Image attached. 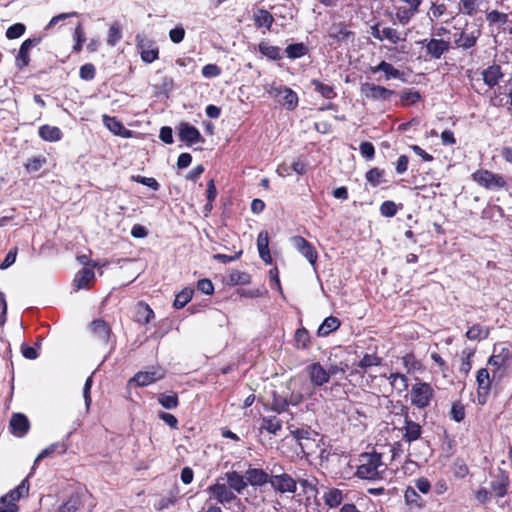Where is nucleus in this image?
I'll use <instances>...</instances> for the list:
<instances>
[{"instance_id": "nucleus-5", "label": "nucleus", "mask_w": 512, "mask_h": 512, "mask_svg": "<svg viewBox=\"0 0 512 512\" xmlns=\"http://www.w3.org/2000/svg\"><path fill=\"white\" fill-rule=\"evenodd\" d=\"M473 180L488 190H499L506 186L503 176L489 170H478L472 174Z\"/></svg>"}, {"instance_id": "nucleus-45", "label": "nucleus", "mask_w": 512, "mask_h": 512, "mask_svg": "<svg viewBox=\"0 0 512 512\" xmlns=\"http://www.w3.org/2000/svg\"><path fill=\"white\" fill-rule=\"evenodd\" d=\"M486 21L488 22V25L494 26V25H504L508 21V14L500 12L498 10H492L489 12H486Z\"/></svg>"}, {"instance_id": "nucleus-13", "label": "nucleus", "mask_w": 512, "mask_h": 512, "mask_svg": "<svg viewBox=\"0 0 512 512\" xmlns=\"http://www.w3.org/2000/svg\"><path fill=\"white\" fill-rule=\"evenodd\" d=\"M294 247L301 253L311 265H315L318 259V254L315 247L301 236H294L291 239Z\"/></svg>"}, {"instance_id": "nucleus-41", "label": "nucleus", "mask_w": 512, "mask_h": 512, "mask_svg": "<svg viewBox=\"0 0 512 512\" xmlns=\"http://www.w3.org/2000/svg\"><path fill=\"white\" fill-rule=\"evenodd\" d=\"M391 386L399 392H403L408 388V378L401 373H391L388 376Z\"/></svg>"}, {"instance_id": "nucleus-64", "label": "nucleus", "mask_w": 512, "mask_h": 512, "mask_svg": "<svg viewBox=\"0 0 512 512\" xmlns=\"http://www.w3.org/2000/svg\"><path fill=\"white\" fill-rule=\"evenodd\" d=\"M451 416L456 422H461L465 418V408L460 402L452 405Z\"/></svg>"}, {"instance_id": "nucleus-48", "label": "nucleus", "mask_w": 512, "mask_h": 512, "mask_svg": "<svg viewBox=\"0 0 512 512\" xmlns=\"http://www.w3.org/2000/svg\"><path fill=\"white\" fill-rule=\"evenodd\" d=\"M67 450V446L65 443H53L51 444L49 447L45 448L44 450H42V452L36 457L35 461H34V465L38 464V462L40 460H42L43 458L51 455L52 453L58 451L59 453H64L66 452Z\"/></svg>"}, {"instance_id": "nucleus-18", "label": "nucleus", "mask_w": 512, "mask_h": 512, "mask_svg": "<svg viewBox=\"0 0 512 512\" xmlns=\"http://www.w3.org/2000/svg\"><path fill=\"white\" fill-rule=\"evenodd\" d=\"M369 71L373 74L378 72H383L384 77L386 81H389L391 79H403L404 73L395 68L391 63H388L386 61H381L376 66H370Z\"/></svg>"}, {"instance_id": "nucleus-60", "label": "nucleus", "mask_w": 512, "mask_h": 512, "mask_svg": "<svg viewBox=\"0 0 512 512\" xmlns=\"http://www.w3.org/2000/svg\"><path fill=\"white\" fill-rule=\"evenodd\" d=\"M96 75L95 66L91 63H86L80 67L79 76L81 79L85 81H90L94 79Z\"/></svg>"}, {"instance_id": "nucleus-9", "label": "nucleus", "mask_w": 512, "mask_h": 512, "mask_svg": "<svg viewBox=\"0 0 512 512\" xmlns=\"http://www.w3.org/2000/svg\"><path fill=\"white\" fill-rule=\"evenodd\" d=\"M305 372L314 387H321L329 382V374H327L326 369L319 362L307 365Z\"/></svg>"}, {"instance_id": "nucleus-54", "label": "nucleus", "mask_w": 512, "mask_h": 512, "mask_svg": "<svg viewBox=\"0 0 512 512\" xmlns=\"http://www.w3.org/2000/svg\"><path fill=\"white\" fill-rule=\"evenodd\" d=\"M382 359L377 354H365L363 358L358 362L357 366L363 370H366L372 366H378L381 364Z\"/></svg>"}, {"instance_id": "nucleus-51", "label": "nucleus", "mask_w": 512, "mask_h": 512, "mask_svg": "<svg viewBox=\"0 0 512 512\" xmlns=\"http://www.w3.org/2000/svg\"><path fill=\"white\" fill-rule=\"evenodd\" d=\"M193 289L184 288L181 292H179L174 300V307L177 309H181L186 306V304L192 299Z\"/></svg>"}, {"instance_id": "nucleus-24", "label": "nucleus", "mask_w": 512, "mask_h": 512, "mask_svg": "<svg viewBox=\"0 0 512 512\" xmlns=\"http://www.w3.org/2000/svg\"><path fill=\"white\" fill-rule=\"evenodd\" d=\"M94 271L91 268H82L74 277L73 286L79 289H87L90 286L91 281L94 279Z\"/></svg>"}, {"instance_id": "nucleus-37", "label": "nucleus", "mask_w": 512, "mask_h": 512, "mask_svg": "<svg viewBox=\"0 0 512 512\" xmlns=\"http://www.w3.org/2000/svg\"><path fill=\"white\" fill-rule=\"evenodd\" d=\"M261 428L275 435L282 429V421L276 416L264 417Z\"/></svg>"}, {"instance_id": "nucleus-61", "label": "nucleus", "mask_w": 512, "mask_h": 512, "mask_svg": "<svg viewBox=\"0 0 512 512\" xmlns=\"http://www.w3.org/2000/svg\"><path fill=\"white\" fill-rule=\"evenodd\" d=\"M380 213L385 217H393L397 213V206L393 201H384L380 206Z\"/></svg>"}, {"instance_id": "nucleus-50", "label": "nucleus", "mask_w": 512, "mask_h": 512, "mask_svg": "<svg viewBox=\"0 0 512 512\" xmlns=\"http://www.w3.org/2000/svg\"><path fill=\"white\" fill-rule=\"evenodd\" d=\"M421 99V94L418 91L405 89L400 94V101L403 106L413 105Z\"/></svg>"}, {"instance_id": "nucleus-17", "label": "nucleus", "mask_w": 512, "mask_h": 512, "mask_svg": "<svg viewBox=\"0 0 512 512\" xmlns=\"http://www.w3.org/2000/svg\"><path fill=\"white\" fill-rule=\"evenodd\" d=\"M427 54L433 59H440L450 49V42L443 39L432 38L427 41L426 45Z\"/></svg>"}, {"instance_id": "nucleus-56", "label": "nucleus", "mask_w": 512, "mask_h": 512, "mask_svg": "<svg viewBox=\"0 0 512 512\" xmlns=\"http://www.w3.org/2000/svg\"><path fill=\"white\" fill-rule=\"evenodd\" d=\"M474 350L473 349H469V348H465L462 353H461V366H460V370L464 373H468L472 367L471 365V357L474 355Z\"/></svg>"}, {"instance_id": "nucleus-55", "label": "nucleus", "mask_w": 512, "mask_h": 512, "mask_svg": "<svg viewBox=\"0 0 512 512\" xmlns=\"http://www.w3.org/2000/svg\"><path fill=\"white\" fill-rule=\"evenodd\" d=\"M511 356H512V351H507L506 354H503V352H499L498 354H493L489 358L488 364L491 366L502 367L506 364V362L510 359Z\"/></svg>"}, {"instance_id": "nucleus-42", "label": "nucleus", "mask_w": 512, "mask_h": 512, "mask_svg": "<svg viewBox=\"0 0 512 512\" xmlns=\"http://www.w3.org/2000/svg\"><path fill=\"white\" fill-rule=\"evenodd\" d=\"M384 175L385 171L383 169L375 167L366 172L365 178L370 185L377 187L381 183L386 182Z\"/></svg>"}, {"instance_id": "nucleus-26", "label": "nucleus", "mask_w": 512, "mask_h": 512, "mask_svg": "<svg viewBox=\"0 0 512 512\" xmlns=\"http://www.w3.org/2000/svg\"><path fill=\"white\" fill-rule=\"evenodd\" d=\"M294 438L299 442L301 450L305 452L306 449L311 448V442H314L315 439L312 436H317V434L313 431H309L308 429H296L291 432Z\"/></svg>"}, {"instance_id": "nucleus-7", "label": "nucleus", "mask_w": 512, "mask_h": 512, "mask_svg": "<svg viewBox=\"0 0 512 512\" xmlns=\"http://www.w3.org/2000/svg\"><path fill=\"white\" fill-rule=\"evenodd\" d=\"M271 487L281 494L295 493L297 490V481L288 473L270 475Z\"/></svg>"}, {"instance_id": "nucleus-28", "label": "nucleus", "mask_w": 512, "mask_h": 512, "mask_svg": "<svg viewBox=\"0 0 512 512\" xmlns=\"http://www.w3.org/2000/svg\"><path fill=\"white\" fill-rule=\"evenodd\" d=\"M152 318H154V312L150 306L144 302L137 303L134 320L140 324H148Z\"/></svg>"}, {"instance_id": "nucleus-57", "label": "nucleus", "mask_w": 512, "mask_h": 512, "mask_svg": "<svg viewBox=\"0 0 512 512\" xmlns=\"http://www.w3.org/2000/svg\"><path fill=\"white\" fill-rule=\"evenodd\" d=\"M311 396V393H303L301 391H292L289 396L284 397L288 407L290 405L297 406L299 405L306 397Z\"/></svg>"}, {"instance_id": "nucleus-10", "label": "nucleus", "mask_w": 512, "mask_h": 512, "mask_svg": "<svg viewBox=\"0 0 512 512\" xmlns=\"http://www.w3.org/2000/svg\"><path fill=\"white\" fill-rule=\"evenodd\" d=\"M164 375L165 371L161 367H151L149 370L139 371L130 381L136 382L138 386L145 387L162 379Z\"/></svg>"}, {"instance_id": "nucleus-46", "label": "nucleus", "mask_w": 512, "mask_h": 512, "mask_svg": "<svg viewBox=\"0 0 512 512\" xmlns=\"http://www.w3.org/2000/svg\"><path fill=\"white\" fill-rule=\"evenodd\" d=\"M476 381H477V384H478V392H479V394H481L482 392L483 393H487L489 388H490V385H491V380H490V377H489L488 370L484 369V368L480 369L477 372Z\"/></svg>"}, {"instance_id": "nucleus-38", "label": "nucleus", "mask_w": 512, "mask_h": 512, "mask_svg": "<svg viewBox=\"0 0 512 512\" xmlns=\"http://www.w3.org/2000/svg\"><path fill=\"white\" fill-rule=\"evenodd\" d=\"M311 85L314 87L316 92L326 99H333L336 97V93L332 85L322 83L317 79H313L311 81Z\"/></svg>"}, {"instance_id": "nucleus-47", "label": "nucleus", "mask_w": 512, "mask_h": 512, "mask_svg": "<svg viewBox=\"0 0 512 512\" xmlns=\"http://www.w3.org/2000/svg\"><path fill=\"white\" fill-rule=\"evenodd\" d=\"M305 494H317V479L315 477L295 478Z\"/></svg>"}, {"instance_id": "nucleus-27", "label": "nucleus", "mask_w": 512, "mask_h": 512, "mask_svg": "<svg viewBox=\"0 0 512 512\" xmlns=\"http://www.w3.org/2000/svg\"><path fill=\"white\" fill-rule=\"evenodd\" d=\"M39 137L47 142H57L61 140L63 133L57 126L42 125L38 129Z\"/></svg>"}, {"instance_id": "nucleus-31", "label": "nucleus", "mask_w": 512, "mask_h": 512, "mask_svg": "<svg viewBox=\"0 0 512 512\" xmlns=\"http://www.w3.org/2000/svg\"><path fill=\"white\" fill-rule=\"evenodd\" d=\"M482 75L485 84L493 87L498 84L499 79L502 77L501 68L498 65H491L483 71Z\"/></svg>"}, {"instance_id": "nucleus-59", "label": "nucleus", "mask_w": 512, "mask_h": 512, "mask_svg": "<svg viewBox=\"0 0 512 512\" xmlns=\"http://www.w3.org/2000/svg\"><path fill=\"white\" fill-rule=\"evenodd\" d=\"M73 37H74V40H75V44L73 46V51L78 53V52L81 51L82 45H83V43L86 40L85 33H84V30H83L81 24H79L75 28Z\"/></svg>"}, {"instance_id": "nucleus-29", "label": "nucleus", "mask_w": 512, "mask_h": 512, "mask_svg": "<svg viewBox=\"0 0 512 512\" xmlns=\"http://www.w3.org/2000/svg\"><path fill=\"white\" fill-rule=\"evenodd\" d=\"M509 486V479L504 474L499 475L496 479L490 483V489L492 495L495 497H504L507 494Z\"/></svg>"}, {"instance_id": "nucleus-15", "label": "nucleus", "mask_w": 512, "mask_h": 512, "mask_svg": "<svg viewBox=\"0 0 512 512\" xmlns=\"http://www.w3.org/2000/svg\"><path fill=\"white\" fill-rule=\"evenodd\" d=\"M41 42V37H34L26 39L20 46L18 55L16 56V66L23 69L28 66L30 62L29 51Z\"/></svg>"}, {"instance_id": "nucleus-11", "label": "nucleus", "mask_w": 512, "mask_h": 512, "mask_svg": "<svg viewBox=\"0 0 512 512\" xmlns=\"http://www.w3.org/2000/svg\"><path fill=\"white\" fill-rule=\"evenodd\" d=\"M207 491L213 495L214 499L218 503L223 505L230 504L237 498L234 491L231 490L225 483L217 482L213 485H210Z\"/></svg>"}, {"instance_id": "nucleus-25", "label": "nucleus", "mask_w": 512, "mask_h": 512, "mask_svg": "<svg viewBox=\"0 0 512 512\" xmlns=\"http://www.w3.org/2000/svg\"><path fill=\"white\" fill-rule=\"evenodd\" d=\"M479 36H480L479 30L471 31V32L463 30L459 34V37L455 39V45L459 48L469 49V48L475 46Z\"/></svg>"}, {"instance_id": "nucleus-6", "label": "nucleus", "mask_w": 512, "mask_h": 512, "mask_svg": "<svg viewBox=\"0 0 512 512\" xmlns=\"http://www.w3.org/2000/svg\"><path fill=\"white\" fill-rule=\"evenodd\" d=\"M360 90L365 98L373 101H388L396 94L394 90L369 82L362 83Z\"/></svg>"}, {"instance_id": "nucleus-39", "label": "nucleus", "mask_w": 512, "mask_h": 512, "mask_svg": "<svg viewBox=\"0 0 512 512\" xmlns=\"http://www.w3.org/2000/svg\"><path fill=\"white\" fill-rule=\"evenodd\" d=\"M447 13V5L442 1L439 0L431 2L429 11L427 13V16L429 19L433 22L434 20H438L442 16H444Z\"/></svg>"}, {"instance_id": "nucleus-21", "label": "nucleus", "mask_w": 512, "mask_h": 512, "mask_svg": "<svg viewBox=\"0 0 512 512\" xmlns=\"http://www.w3.org/2000/svg\"><path fill=\"white\" fill-rule=\"evenodd\" d=\"M227 486L234 492L241 494L247 487L245 476L236 471H229L225 474Z\"/></svg>"}, {"instance_id": "nucleus-53", "label": "nucleus", "mask_w": 512, "mask_h": 512, "mask_svg": "<svg viewBox=\"0 0 512 512\" xmlns=\"http://www.w3.org/2000/svg\"><path fill=\"white\" fill-rule=\"evenodd\" d=\"M158 402L165 408V409H175L178 404V396L175 393L172 394H160L158 396Z\"/></svg>"}, {"instance_id": "nucleus-19", "label": "nucleus", "mask_w": 512, "mask_h": 512, "mask_svg": "<svg viewBox=\"0 0 512 512\" xmlns=\"http://www.w3.org/2000/svg\"><path fill=\"white\" fill-rule=\"evenodd\" d=\"M29 420L21 413L13 414L10 420V430L18 437L24 436L29 430Z\"/></svg>"}, {"instance_id": "nucleus-8", "label": "nucleus", "mask_w": 512, "mask_h": 512, "mask_svg": "<svg viewBox=\"0 0 512 512\" xmlns=\"http://www.w3.org/2000/svg\"><path fill=\"white\" fill-rule=\"evenodd\" d=\"M136 45L140 50L141 59L145 63H152L159 57V49L155 43L146 36L136 35Z\"/></svg>"}, {"instance_id": "nucleus-14", "label": "nucleus", "mask_w": 512, "mask_h": 512, "mask_svg": "<svg viewBox=\"0 0 512 512\" xmlns=\"http://www.w3.org/2000/svg\"><path fill=\"white\" fill-rule=\"evenodd\" d=\"M401 411L402 414L404 415L405 424L403 427V439L409 443L419 439L422 432L421 426L409 418L408 408L406 406H403Z\"/></svg>"}, {"instance_id": "nucleus-23", "label": "nucleus", "mask_w": 512, "mask_h": 512, "mask_svg": "<svg viewBox=\"0 0 512 512\" xmlns=\"http://www.w3.org/2000/svg\"><path fill=\"white\" fill-rule=\"evenodd\" d=\"M91 330L95 337L102 343L107 344L110 338L111 329L109 325L101 319L94 320L91 323Z\"/></svg>"}, {"instance_id": "nucleus-22", "label": "nucleus", "mask_w": 512, "mask_h": 512, "mask_svg": "<svg viewBox=\"0 0 512 512\" xmlns=\"http://www.w3.org/2000/svg\"><path fill=\"white\" fill-rule=\"evenodd\" d=\"M257 248L260 258L267 264L272 263V257L269 250V234L263 230L257 237Z\"/></svg>"}, {"instance_id": "nucleus-32", "label": "nucleus", "mask_w": 512, "mask_h": 512, "mask_svg": "<svg viewBox=\"0 0 512 512\" xmlns=\"http://www.w3.org/2000/svg\"><path fill=\"white\" fill-rule=\"evenodd\" d=\"M340 327V320L337 317L329 316L324 319L317 330L319 337H325Z\"/></svg>"}, {"instance_id": "nucleus-58", "label": "nucleus", "mask_w": 512, "mask_h": 512, "mask_svg": "<svg viewBox=\"0 0 512 512\" xmlns=\"http://www.w3.org/2000/svg\"><path fill=\"white\" fill-rule=\"evenodd\" d=\"M26 31V27L22 23H15L6 30V37L8 39H17L21 37Z\"/></svg>"}, {"instance_id": "nucleus-35", "label": "nucleus", "mask_w": 512, "mask_h": 512, "mask_svg": "<svg viewBox=\"0 0 512 512\" xmlns=\"http://www.w3.org/2000/svg\"><path fill=\"white\" fill-rule=\"evenodd\" d=\"M324 501L330 508L338 507L343 501V492L337 488H331L324 493Z\"/></svg>"}, {"instance_id": "nucleus-12", "label": "nucleus", "mask_w": 512, "mask_h": 512, "mask_svg": "<svg viewBox=\"0 0 512 512\" xmlns=\"http://www.w3.org/2000/svg\"><path fill=\"white\" fill-rule=\"evenodd\" d=\"M178 137L188 146L196 143L204 142L200 131L187 122H182L178 127Z\"/></svg>"}, {"instance_id": "nucleus-33", "label": "nucleus", "mask_w": 512, "mask_h": 512, "mask_svg": "<svg viewBox=\"0 0 512 512\" xmlns=\"http://www.w3.org/2000/svg\"><path fill=\"white\" fill-rule=\"evenodd\" d=\"M383 40H388L390 43L396 45L400 42L406 41L407 33H402L395 28L392 27H384L382 28Z\"/></svg>"}, {"instance_id": "nucleus-43", "label": "nucleus", "mask_w": 512, "mask_h": 512, "mask_svg": "<svg viewBox=\"0 0 512 512\" xmlns=\"http://www.w3.org/2000/svg\"><path fill=\"white\" fill-rule=\"evenodd\" d=\"M404 498L406 503L412 507L421 508L424 505V500L417 493L414 487H407L404 493Z\"/></svg>"}, {"instance_id": "nucleus-1", "label": "nucleus", "mask_w": 512, "mask_h": 512, "mask_svg": "<svg viewBox=\"0 0 512 512\" xmlns=\"http://www.w3.org/2000/svg\"><path fill=\"white\" fill-rule=\"evenodd\" d=\"M358 462L355 475L360 479H381L387 469V465L382 460V454L376 451L360 454Z\"/></svg>"}, {"instance_id": "nucleus-49", "label": "nucleus", "mask_w": 512, "mask_h": 512, "mask_svg": "<svg viewBox=\"0 0 512 512\" xmlns=\"http://www.w3.org/2000/svg\"><path fill=\"white\" fill-rule=\"evenodd\" d=\"M489 331L483 326L476 324L468 329L466 337L469 340H482L488 337Z\"/></svg>"}, {"instance_id": "nucleus-2", "label": "nucleus", "mask_w": 512, "mask_h": 512, "mask_svg": "<svg viewBox=\"0 0 512 512\" xmlns=\"http://www.w3.org/2000/svg\"><path fill=\"white\" fill-rule=\"evenodd\" d=\"M435 392L431 384L417 379L410 390L411 404L419 409L428 407L434 398Z\"/></svg>"}, {"instance_id": "nucleus-34", "label": "nucleus", "mask_w": 512, "mask_h": 512, "mask_svg": "<svg viewBox=\"0 0 512 512\" xmlns=\"http://www.w3.org/2000/svg\"><path fill=\"white\" fill-rule=\"evenodd\" d=\"M274 18L267 10L259 9L254 13V22L258 28L265 27L269 30L273 24Z\"/></svg>"}, {"instance_id": "nucleus-30", "label": "nucleus", "mask_w": 512, "mask_h": 512, "mask_svg": "<svg viewBox=\"0 0 512 512\" xmlns=\"http://www.w3.org/2000/svg\"><path fill=\"white\" fill-rule=\"evenodd\" d=\"M353 33L343 23L333 24L329 29V37L338 42L347 41Z\"/></svg>"}, {"instance_id": "nucleus-62", "label": "nucleus", "mask_w": 512, "mask_h": 512, "mask_svg": "<svg viewBox=\"0 0 512 512\" xmlns=\"http://www.w3.org/2000/svg\"><path fill=\"white\" fill-rule=\"evenodd\" d=\"M403 365L408 373H411L420 367V363L415 359L414 355L407 354L402 357Z\"/></svg>"}, {"instance_id": "nucleus-16", "label": "nucleus", "mask_w": 512, "mask_h": 512, "mask_svg": "<svg viewBox=\"0 0 512 512\" xmlns=\"http://www.w3.org/2000/svg\"><path fill=\"white\" fill-rule=\"evenodd\" d=\"M102 121L104 126L114 135L120 136L122 138H130L132 137L133 132L122 124L116 117H112L104 114L102 116Z\"/></svg>"}, {"instance_id": "nucleus-52", "label": "nucleus", "mask_w": 512, "mask_h": 512, "mask_svg": "<svg viewBox=\"0 0 512 512\" xmlns=\"http://www.w3.org/2000/svg\"><path fill=\"white\" fill-rule=\"evenodd\" d=\"M285 51L289 58L296 59L307 53V47L303 43H294L288 45Z\"/></svg>"}, {"instance_id": "nucleus-44", "label": "nucleus", "mask_w": 512, "mask_h": 512, "mask_svg": "<svg viewBox=\"0 0 512 512\" xmlns=\"http://www.w3.org/2000/svg\"><path fill=\"white\" fill-rule=\"evenodd\" d=\"M296 348L307 349L310 345V335L307 329L301 327L296 330L294 335Z\"/></svg>"}, {"instance_id": "nucleus-4", "label": "nucleus", "mask_w": 512, "mask_h": 512, "mask_svg": "<svg viewBox=\"0 0 512 512\" xmlns=\"http://www.w3.org/2000/svg\"><path fill=\"white\" fill-rule=\"evenodd\" d=\"M267 92L270 96L275 98L279 104L287 110H294L298 105L297 94L289 87L284 85L272 84Z\"/></svg>"}, {"instance_id": "nucleus-63", "label": "nucleus", "mask_w": 512, "mask_h": 512, "mask_svg": "<svg viewBox=\"0 0 512 512\" xmlns=\"http://www.w3.org/2000/svg\"><path fill=\"white\" fill-rule=\"evenodd\" d=\"M78 508V500L76 498H70L69 500L61 504L54 512H76Z\"/></svg>"}, {"instance_id": "nucleus-36", "label": "nucleus", "mask_w": 512, "mask_h": 512, "mask_svg": "<svg viewBox=\"0 0 512 512\" xmlns=\"http://www.w3.org/2000/svg\"><path fill=\"white\" fill-rule=\"evenodd\" d=\"M418 12L408 6H400L396 8L395 18L401 25H407Z\"/></svg>"}, {"instance_id": "nucleus-20", "label": "nucleus", "mask_w": 512, "mask_h": 512, "mask_svg": "<svg viewBox=\"0 0 512 512\" xmlns=\"http://www.w3.org/2000/svg\"><path fill=\"white\" fill-rule=\"evenodd\" d=\"M247 485L263 486L270 482V476L259 468H249L245 473Z\"/></svg>"}, {"instance_id": "nucleus-3", "label": "nucleus", "mask_w": 512, "mask_h": 512, "mask_svg": "<svg viewBox=\"0 0 512 512\" xmlns=\"http://www.w3.org/2000/svg\"><path fill=\"white\" fill-rule=\"evenodd\" d=\"M29 482L24 479L16 488L0 497V512H18L16 502L23 496L28 495Z\"/></svg>"}, {"instance_id": "nucleus-40", "label": "nucleus", "mask_w": 512, "mask_h": 512, "mask_svg": "<svg viewBox=\"0 0 512 512\" xmlns=\"http://www.w3.org/2000/svg\"><path fill=\"white\" fill-rule=\"evenodd\" d=\"M259 52L271 60L281 59V49L277 46L270 45L267 42H261L258 45Z\"/></svg>"}]
</instances>
